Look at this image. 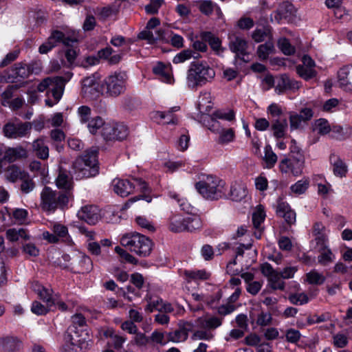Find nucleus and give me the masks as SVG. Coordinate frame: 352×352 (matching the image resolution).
<instances>
[{"mask_svg": "<svg viewBox=\"0 0 352 352\" xmlns=\"http://www.w3.org/2000/svg\"><path fill=\"white\" fill-rule=\"evenodd\" d=\"M21 181V190L24 194L30 192L35 188V184L28 173H26L25 177L22 178Z\"/></svg>", "mask_w": 352, "mask_h": 352, "instance_id": "56", "label": "nucleus"}, {"mask_svg": "<svg viewBox=\"0 0 352 352\" xmlns=\"http://www.w3.org/2000/svg\"><path fill=\"white\" fill-rule=\"evenodd\" d=\"M202 221L197 215L185 218V231L194 232L202 228Z\"/></svg>", "mask_w": 352, "mask_h": 352, "instance_id": "43", "label": "nucleus"}, {"mask_svg": "<svg viewBox=\"0 0 352 352\" xmlns=\"http://www.w3.org/2000/svg\"><path fill=\"white\" fill-rule=\"evenodd\" d=\"M306 280L311 285H322L324 283L326 278L322 273L313 270L306 274Z\"/></svg>", "mask_w": 352, "mask_h": 352, "instance_id": "49", "label": "nucleus"}, {"mask_svg": "<svg viewBox=\"0 0 352 352\" xmlns=\"http://www.w3.org/2000/svg\"><path fill=\"white\" fill-rule=\"evenodd\" d=\"M41 208L47 213H53L57 209H64L72 199L69 192H63L45 186L40 194Z\"/></svg>", "mask_w": 352, "mask_h": 352, "instance_id": "4", "label": "nucleus"}, {"mask_svg": "<svg viewBox=\"0 0 352 352\" xmlns=\"http://www.w3.org/2000/svg\"><path fill=\"white\" fill-rule=\"evenodd\" d=\"M145 300L147 302V305L145 308V310L148 312H153V311H159L162 309V305L163 302V300L157 296H151L146 295L145 297Z\"/></svg>", "mask_w": 352, "mask_h": 352, "instance_id": "45", "label": "nucleus"}, {"mask_svg": "<svg viewBox=\"0 0 352 352\" xmlns=\"http://www.w3.org/2000/svg\"><path fill=\"white\" fill-rule=\"evenodd\" d=\"M82 92L83 96L89 99H93L98 96V83L94 76L87 77L83 79Z\"/></svg>", "mask_w": 352, "mask_h": 352, "instance_id": "25", "label": "nucleus"}, {"mask_svg": "<svg viewBox=\"0 0 352 352\" xmlns=\"http://www.w3.org/2000/svg\"><path fill=\"white\" fill-rule=\"evenodd\" d=\"M229 48L236 55L245 60L244 56L247 55L248 45V42L243 38L232 34L229 36Z\"/></svg>", "mask_w": 352, "mask_h": 352, "instance_id": "17", "label": "nucleus"}, {"mask_svg": "<svg viewBox=\"0 0 352 352\" xmlns=\"http://www.w3.org/2000/svg\"><path fill=\"white\" fill-rule=\"evenodd\" d=\"M212 109L211 96L209 93H204L199 97L198 101V109L201 113L204 114V118L208 117V113Z\"/></svg>", "mask_w": 352, "mask_h": 352, "instance_id": "37", "label": "nucleus"}, {"mask_svg": "<svg viewBox=\"0 0 352 352\" xmlns=\"http://www.w3.org/2000/svg\"><path fill=\"white\" fill-rule=\"evenodd\" d=\"M294 7L291 3L284 1L279 5L278 8L275 12L274 20L277 23H280V21L283 18H287L290 16L294 14Z\"/></svg>", "mask_w": 352, "mask_h": 352, "instance_id": "33", "label": "nucleus"}, {"mask_svg": "<svg viewBox=\"0 0 352 352\" xmlns=\"http://www.w3.org/2000/svg\"><path fill=\"white\" fill-rule=\"evenodd\" d=\"M265 214L261 206H259L256 210L252 214V222L256 229L261 228V224L264 221Z\"/></svg>", "mask_w": 352, "mask_h": 352, "instance_id": "55", "label": "nucleus"}, {"mask_svg": "<svg viewBox=\"0 0 352 352\" xmlns=\"http://www.w3.org/2000/svg\"><path fill=\"white\" fill-rule=\"evenodd\" d=\"M262 274L268 278L269 285L274 290L283 291L285 284L280 273L273 269L272 265L265 263L261 266Z\"/></svg>", "mask_w": 352, "mask_h": 352, "instance_id": "15", "label": "nucleus"}, {"mask_svg": "<svg viewBox=\"0 0 352 352\" xmlns=\"http://www.w3.org/2000/svg\"><path fill=\"white\" fill-rule=\"evenodd\" d=\"M200 57L201 56L199 53L196 52L191 49H186L177 54L173 59V63L174 64H180L190 60L192 58L194 59H199Z\"/></svg>", "mask_w": 352, "mask_h": 352, "instance_id": "35", "label": "nucleus"}, {"mask_svg": "<svg viewBox=\"0 0 352 352\" xmlns=\"http://www.w3.org/2000/svg\"><path fill=\"white\" fill-rule=\"evenodd\" d=\"M127 75L125 72H115L104 80L107 93L110 96L117 97L126 90Z\"/></svg>", "mask_w": 352, "mask_h": 352, "instance_id": "9", "label": "nucleus"}, {"mask_svg": "<svg viewBox=\"0 0 352 352\" xmlns=\"http://www.w3.org/2000/svg\"><path fill=\"white\" fill-rule=\"evenodd\" d=\"M278 216L283 217L288 224H294L296 222V212L290 208L289 204L282 200H278L276 208Z\"/></svg>", "mask_w": 352, "mask_h": 352, "instance_id": "27", "label": "nucleus"}, {"mask_svg": "<svg viewBox=\"0 0 352 352\" xmlns=\"http://www.w3.org/2000/svg\"><path fill=\"white\" fill-rule=\"evenodd\" d=\"M153 72L158 78L164 82L173 84L174 78L172 72V67L170 65H165L162 62H158L153 67Z\"/></svg>", "mask_w": 352, "mask_h": 352, "instance_id": "22", "label": "nucleus"}, {"mask_svg": "<svg viewBox=\"0 0 352 352\" xmlns=\"http://www.w3.org/2000/svg\"><path fill=\"white\" fill-rule=\"evenodd\" d=\"M195 188L204 199L218 200L225 195L226 182L215 175H208L195 184Z\"/></svg>", "mask_w": 352, "mask_h": 352, "instance_id": "6", "label": "nucleus"}, {"mask_svg": "<svg viewBox=\"0 0 352 352\" xmlns=\"http://www.w3.org/2000/svg\"><path fill=\"white\" fill-rule=\"evenodd\" d=\"M122 246L141 257L148 256L152 250L151 240L138 232L128 234L121 238Z\"/></svg>", "mask_w": 352, "mask_h": 352, "instance_id": "7", "label": "nucleus"}, {"mask_svg": "<svg viewBox=\"0 0 352 352\" xmlns=\"http://www.w3.org/2000/svg\"><path fill=\"white\" fill-rule=\"evenodd\" d=\"M314 130L321 135H324L329 133L331 135L332 132V127L327 120L320 118L315 122Z\"/></svg>", "mask_w": 352, "mask_h": 352, "instance_id": "46", "label": "nucleus"}, {"mask_svg": "<svg viewBox=\"0 0 352 352\" xmlns=\"http://www.w3.org/2000/svg\"><path fill=\"white\" fill-rule=\"evenodd\" d=\"M128 135L129 129L126 125L113 122H107L101 131V135L106 141L122 140Z\"/></svg>", "mask_w": 352, "mask_h": 352, "instance_id": "11", "label": "nucleus"}, {"mask_svg": "<svg viewBox=\"0 0 352 352\" xmlns=\"http://www.w3.org/2000/svg\"><path fill=\"white\" fill-rule=\"evenodd\" d=\"M320 255L318 256V262L322 265H327L332 263L335 259V255L332 251L327 247L319 248Z\"/></svg>", "mask_w": 352, "mask_h": 352, "instance_id": "39", "label": "nucleus"}, {"mask_svg": "<svg viewBox=\"0 0 352 352\" xmlns=\"http://www.w3.org/2000/svg\"><path fill=\"white\" fill-rule=\"evenodd\" d=\"M352 135V126L345 125L344 126L334 125L332 126L331 137L339 140H344Z\"/></svg>", "mask_w": 352, "mask_h": 352, "instance_id": "34", "label": "nucleus"}, {"mask_svg": "<svg viewBox=\"0 0 352 352\" xmlns=\"http://www.w3.org/2000/svg\"><path fill=\"white\" fill-rule=\"evenodd\" d=\"M169 229L174 232L185 231V219L179 214H174L170 219Z\"/></svg>", "mask_w": 352, "mask_h": 352, "instance_id": "42", "label": "nucleus"}, {"mask_svg": "<svg viewBox=\"0 0 352 352\" xmlns=\"http://www.w3.org/2000/svg\"><path fill=\"white\" fill-rule=\"evenodd\" d=\"M338 85L344 91L352 92V67L344 66L338 71Z\"/></svg>", "mask_w": 352, "mask_h": 352, "instance_id": "24", "label": "nucleus"}, {"mask_svg": "<svg viewBox=\"0 0 352 352\" xmlns=\"http://www.w3.org/2000/svg\"><path fill=\"white\" fill-rule=\"evenodd\" d=\"M169 197L175 200L178 205L179 206L181 210H184L187 213H192L194 208L191 206V204L187 201L186 199L182 197L180 195L174 192L170 191L168 192Z\"/></svg>", "mask_w": 352, "mask_h": 352, "instance_id": "41", "label": "nucleus"}, {"mask_svg": "<svg viewBox=\"0 0 352 352\" xmlns=\"http://www.w3.org/2000/svg\"><path fill=\"white\" fill-rule=\"evenodd\" d=\"M72 76V73L68 72L64 77H47L38 85V91H47V98L45 100L46 105L52 107L59 102L62 98L65 83L71 79Z\"/></svg>", "mask_w": 352, "mask_h": 352, "instance_id": "2", "label": "nucleus"}, {"mask_svg": "<svg viewBox=\"0 0 352 352\" xmlns=\"http://www.w3.org/2000/svg\"><path fill=\"white\" fill-rule=\"evenodd\" d=\"M38 296L40 297L41 300H43L49 307H52L55 305V300L53 298L52 296V291L47 289L46 288H43L39 293Z\"/></svg>", "mask_w": 352, "mask_h": 352, "instance_id": "64", "label": "nucleus"}, {"mask_svg": "<svg viewBox=\"0 0 352 352\" xmlns=\"http://www.w3.org/2000/svg\"><path fill=\"white\" fill-rule=\"evenodd\" d=\"M275 52L274 43L269 40L264 44L258 45L257 48V55L259 59L264 60H267L269 56Z\"/></svg>", "mask_w": 352, "mask_h": 352, "instance_id": "38", "label": "nucleus"}, {"mask_svg": "<svg viewBox=\"0 0 352 352\" xmlns=\"http://www.w3.org/2000/svg\"><path fill=\"white\" fill-rule=\"evenodd\" d=\"M184 275L188 279V281L192 280H207L210 276V274L207 272L205 270H185Z\"/></svg>", "mask_w": 352, "mask_h": 352, "instance_id": "44", "label": "nucleus"}, {"mask_svg": "<svg viewBox=\"0 0 352 352\" xmlns=\"http://www.w3.org/2000/svg\"><path fill=\"white\" fill-rule=\"evenodd\" d=\"M65 340L72 346H77L81 350L87 349L91 344V338L86 329H76L69 327L65 335Z\"/></svg>", "mask_w": 352, "mask_h": 352, "instance_id": "8", "label": "nucleus"}, {"mask_svg": "<svg viewBox=\"0 0 352 352\" xmlns=\"http://www.w3.org/2000/svg\"><path fill=\"white\" fill-rule=\"evenodd\" d=\"M113 186L114 192L122 197H127L132 193L135 188H138L143 193L141 195L129 199L128 202L130 204L140 199H144L148 203L152 201L151 197L146 194L150 192V188L142 179L135 177L131 178V179H115L113 181Z\"/></svg>", "mask_w": 352, "mask_h": 352, "instance_id": "3", "label": "nucleus"}, {"mask_svg": "<svg viewBox=\"0 0 352 352\" xmlns=\"http://www.w3.org/2000/svg\"><path fill=\"white\" fill-rule=\"evenodd\" d=\"M219 134L218 142L221 144L232 142L235 138V133L232 129H223Z\"/></svg>", "mask_w": 352, "mask_h": 352, "instance_id": "51", "label": "nucleus"}, {"mask_svg": "<svg viewBox=\"0 0 352 352\" xmlns=\"http://www.w3.org/2000/svg\"><path fill=\"white\" fill-rule=\"evenodd\" d=\"M289 300L293 305H304L309 302V298L305 293H296L289 295Z\"/></svg>", "mask_w": 352, "mask_h": 352, "instance_id": "63", "label": "nucleus"}, {"mask_svg": "<svg viewBox=\"0 0 352 352\" xmlns=\"http://www.w3.org/2000/svg\"><path fill=\"white\" fill-rule=\"evenodd\" d=\"M73 169L78 179L94 177L98 173V151L91 148L76 158L73 164Z\"/></svg>", "mask_w": 352, "mask_h": 352, "instance_id": "5", "label": "nucleus"}, {"mask_svg": "<svg viewBox=\"0 0 352 352\" xmlns=\"http://www.w3.org/2000/svg\"><path fill=\"white\" fill-rule=\"evenodd\" d=\"M26 172L21 170V168L16 165H11L8 166L6 170L5 176L7 180L10 182H15L19 179L24 178Z\"/></svg>", "mask_w": 352, "mask_h": 352, "instance_id": "36", "label": "nucleus"}, {"mask_svg": "<svg viewBox=\"0 0 352 352\" xmlns=\"http://www.w3.org/2000/svg\"><path fill=\"white\" fill-rule=\"evenodd\" d=\"M76 41V38L66 36L62 32L55 30L52 32L47 40L39 47L38 52L42 54H47L59 43H62L66 46H70Z\"/></svg>", "mask_w": 352, "mask_h": 352, "instance_id": "12", "label": "nucleus"}, {"mask_svg": "<svg viewBox=\"0 0 352 352\" xmlns=\"http://www.w3.org/2000/svg\"><path fill=\"white\" fill-rule=\"evenodd\" d=\"M277 155L272 151L271 146L267 145L265 147L264 161L267 168H272L277 162Z\"/></svg>", "mask_w": 352, "mask_h": 352, "instance_id": "52", "label": "nucleus"}, {"mask_svg": "<svg viewBox=\"0 0 352 352\" xmlns=\"http://www.w3.org/2000/svg\"><path fill=\"white\" fill-rule=\"evenodd\" d=\"M272 322V314L268 312L261 311L256 317V323L260 327H266L271 324Z\"/></svg>", "mask_w": 352, "mask_h": 352, "instance_id": "59", "label": "nucleus"}, {"mask_svg": "<svg viewBox=\"0 0 352 352\" xmlns=\"http://www.w3.org/2000/svg\"><path fill=\"white\" fill-rule=\"evenodd\" d=\"M278 47L279 50L287 56L294 54L296 52L295 47L290 43L286 38H280L278 41Z\"/></svg>", "mask_w": 352, "mask_h": 352, "instance_id": "53", "label": "nucleus"}, {"mask_svg": "<svg viewBox=\"0 0 352 352\" xmlns=\"http://www.w3.org/2000/svg\"><path fill=\"white\" fill-rule=\"evenodd\" d=\"M78 217L90 225H95L99 220V209L96 206H85L78 212Z\"/></svg>", "mask_w": 352, "mask_h": 352, "instance_id": "21", "label": "nucleus"}, {"mask_svg": "<svg viewBox=\"0 0 352 352\" xmlns=\"http://www.w3.org/2000/svg\"><path fill=\"white\" fill-rule=\"evenodd\" d=\"M288 122L285 118L272 120L271 130L276 139L284 138L287 135Z\"/></svg>", "mask_w": 352, "mask_h": 352, "instance_id": "29", "label": "nucleus"}, {"mask_svg": "<svg viewBox=\"0 0 352 352\" xmlns=\"http://www.w3.org/2000/svg\"><path fill=\"white\" fill-rule=\"evenodd\" d=\"M50 229L52 233L45 231L42 234L43 239L50 243H57L59 241L66 243L69 245L72 243V239L69 235L67 227L59 223H54L51 225Z\"/></svg>", "mask_w": 352, "mask_h": 352, "instance_id": "10", "label": "nucleus"}, {"mask_svg": "<svg viewBox=\"0 0 352 352\" xmlns=\"http://www.w3.org/2000/svg\"><path fill=\"white\" fill-rule=\"evenodd\" d=\"M32 150L39 159L47 160L49 157V148L43 138H38L33 141Z\"/></svg>", "mask_w": 352, "mask_h": 352, "instance_id": "32", "label": "nucleus"}, {"mask_svg": "<svg viewBox=\"0 0 352 352\" xmlns=\"http://www.w3.org/2000/svg\"><path fill=\"white\" fill-rule=\"evenodd\" d=\"M304 165L303 157L292 156L291 158H284L279 164L280 170L283 173H292L295 176L300 175Z\"/></svg>", "mask_w": 352, "mask_h": 352, "instance_id": "14", "label": "nucleus"}, {"mask_svg": "<svg viewBox=\"0 0 352 352\" xmlns=\"http://www.w3.org/2000/svg\"><path fill=\"white\" fill-rule=\"evenodd\" d=\"M41 69L40 64L37 62H31L28 64L17 63L12 67L14 76L23 79L28 78L32 74H38Z\"/></svg>", "mask_w": 352, "mask_h": 352, "instance_id": "16", "label": "nucleus"}, {"mask_svg": "<svg viewBox=\"0 0 352 352\" xmlns=\"http://www.w3.org/2000/svg\"><path fill=\"white\" fill-rule=\"evenodd\" d=\"M21 346V342L13 336H7L0 338V349L6 352H13L19 350Z\"/></svg>", "mask_w": 352, "mask_h": 352, "instance_id": "31", "label": "nucleus"}, {"mask_svg": "<svg viewBox=\"0 0 352 352\" xmlns=\"http://www.w3.org/2000/svg\"><path fill=\"white\" fill-rule=\"evenodd\" d=\"M215 77L214 69L206 61L192 62L186 72V82L192 90L211 82Z\"/></svg>", "mask_w": 352, "mask_h": 352, "instance_id": "1", "label": "nucleus"}, {"mask_svg": "<svg viewBox=\"0 0 352 352\" xmlns=\"http://www.w3.org/2000/svg\"><path fill=\"white\" fill-rule=\"evenodd\" d=\"M32 129L30 122H8L3 128L4 135L10 139H18L25 137Z\"/></svg>", "mask_w": 352, "mask_h": 352, "instance_id": "13", "label": "nucleus"}, {"mask_svg": "<svg viewBox=\"0 0 352 352\" xmlns=\"http://www.w3.org/2000/svg\"><path fill=\"white\" fill-rule=\"evenodd\" d=\"M157 36H155L153 35V33L151 31H150L148 30H144L138 34V38L140 39L146 40L148 42V43L153 44V43H155L156 42V41L158 39H162V40L164 39V36H163L164 30H162V29L158 30L157 31Z\"/></svg>", "mask_w": 352, "mask_h": 352, "instance_id": "47", "label": "nucleus"}, {"mask_svg": "<svg viewBox=\"0 0 352 352\" xmlns=\"http://www.w3.org/2000/svg\"><path fill=\"white\" fill-rule=\"evenodd\" d=\"M223 318L206 315L197 318L195 321L196 325L200 329L214 330L222 324Z\"/></svg>", "mask_w": 352, "mask_h": 352, "instance_id": "26", "label": "nucleus"}, {"mask_svg": "<svg viewBox=\"0 0 352 352\" xmlns=\"http://www.w3.org/2000/svg\"><path fill=\"white\" fill-rule=\"evenodd\" d=\"M77 112L82 124L87 123L90 120L91 110L88 106L79 107Z\"/></svg>", "mask_w": 352, "mask_h": 352, "instance_id": "61", "label": "nucleus"}, {"mask_svg": "<svg viewBox=\"0 0 352 352\" xmlns=\"http://www.w3.org/2000/svg\"><path fill=\"white\" fill-rule=\"evenodd\" d=\"M214 3L210 0H202L200 1L199 4V11L207 16L212 14L214 11Z\"/></svg>", "mask_w": 352, "mask_h": 352, "instance_id": "62", "label": "nucleus"}, {"mask_svg": "<svg viewBox=\"0 0 352 352\" xmlns=\"http://www.w3.org/2000/svg\"><path fill=\"white\" fill-rule=\"evenodd\" d=\"M26 157H28V151L21 146L8 148L3 155V159L9 162H13Z\"/></svg>", "mask_w": 352, "mask_h": 352, "instance_id": "30", "label": "nucleus"}, {"mask_svg": "<svg viewBox=\"0 0 352 352\" xmlns=\"http://www.w3.org/2000/svg\"><path fill=\"white\" fill-rule=\"evenodd\" d=\"M296 73L305 80H308L316 76V71L314 68H307L305 65H298L296 67Z\"/></svg>", "mask_w": 352, "mask_h": 352, "instance_id": "54", "label": "nucleus"}, {"mask_svg": "<svg viewBox=\"0 0 352 352\" xmlns=\"http://www.w3.org/2000/svg\"><path fill=\"white\" fill-rule=\"evenodd\" d=\"M179 109V107H174L168 111H154L151 113V118L158 123L177 124L178 120L173 112L178 111Z\"/></svg>", "mask_w": 352, "mask_h": 352, "instance_id": "23", "label": "nucleus"}, {"mask_svg": "<svg viewBox=\"0 0 352 352\" xmlns=\"http://www.w3.org/2000/svg\"><path fill=\"white\" fill-rule=\"evenodd\" d=\"M309 187V181L307 179H300L291 186V190L297 195H301L305 192Z\"/></svg>", "mask_w": 352, "mask_h": 352, "instance_id": "60", "label": "nucleus"}, {"mask_svg": "<svg viewBox=\"0 0 352 352\" xmlns=\"http://www.w3.org/2000/svg\"><path fill=\"white\" fill-rule=\"evenodd\" d=\"M107 122H105L101 117L96 116L87 122V128L92 134L97 133L98 131H100L101 133L102 129L104 128Z\"/></svg>", "mask_w": 352, "mask_h": 352, "instance_id": "48", "label": "nucleus"}, {"mask_svg": "<svg viewBox=\"0 0 352 352\" xmlns=\"http://www.w3.org/2000/svg\"><path fill=\"white\" fill-rule=\"evenodd\" d=\"M267 113L270 116L272 120L282 119L283 111L280 105L276 103H272L267 109Z\"/></svg>", "mask_w": 352, "mask_h": 352, "instance_id": "57", "label": "nucleus"}, {"mask_svg": "<svg viewBox=\"0 0 352 352\" xmlns=\"http://www.w3.org/2000/svg\"><path fill=\"white\" fill-rule=\"evenodd\" d=\"M248 188L241 182H234L230 186L229 198L234 201H241L248 195Z\"/></svg>", "mask_w": 352, "mask_h": 352, "instance_id": "28", "label": "nucleus"}, {"mask_svg": "<svg viewBox=\"0 0 352 352\" xmlns=\"http://www.w3.org/2000/svg\"><path fill=\"white\" fill-rule=\"evenodd\" d=\"M168 341L173 342H184L188 338V333L184 330H176L168 334Z\"/></svg>", "mask_w": 352, "mask_h": 352, "instance_id": "58", "label": "nucleus"}, {"mask_svg": "<svg viewBox=\"0 0 352 352\" xmlns=\"http://www.w3.org/2000/svg\"><path fill=\"white\" fill-rule=\"evenodd\" d=\"M203 38L214 51L217 52L221 51V41L218 37L214 36L211 32H206L204 33Z\"/></svg>", "mask_w": 352, "mask_h": 352, "instance_id": "50", "label": "nucleus"}, {"mask_svg": "<svg viewBox=\"0 0 352 352\" xmlns=\"http://www.w3.org/2000/svg\"><path fill=\"white\" fill-rule=\"evenodd\" d=\"M6 236L7 239L12 242L16 241L19 239H29L26 230L23 228H9L6 232Z\"/></svg>", "mask_w": 352, "mask_h": 352, "instance_id": "40", "label": "nucleus"}, {"mask_svg": "<svg viewBox=\"0 0 352 352\" xmlns=\"http://www.w3.org/2000/svg\"><path fill=\"white\" fill-rule=\"evenodd\" d=\"M72 264L75 272L80 274L89 273L93 269V263L91 258L81 252L76 254Z\"/></svg>", "mask_w": 352, "mask_h": 352, "instance_id": "20", "label": "nucleus"}, {"mask_svg": "<svg viewBox=\"0 0 352 352\" xmlns=\"http://www.w3.org/2000/svg\"><path fill=\"white\" fill-rule=\"evenodd\" d=\"M301 83L287 74L280 75L276 81L275 91L278 94H281L287 90L296 91L300 87Z\"/></svg>", "mask_w": 352, "mask_h": 352, "instance_id": "18", "label": "nucleus"}, {"mask_svg": "<svg viewBox=\"0 0 352 352\" xmlns=\"http://www.w3.org/2000/svg\"><path fill=\"white\" fill-rule=\"evenodd\" d=\"M56 184L59 189L63 190V192H69L71 198H73L74 181L71 174L67 170L60 168L56 179Z\"/></svg>", "mask_w": 352, "mask_h": 352, "instance_id": "19", "label": "nucleus"}]
</instances>
